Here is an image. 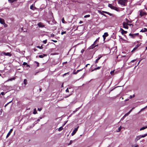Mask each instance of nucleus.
<instances>
[{
	"label": "nucleus",
	"mask_w": 147,
	"mask_h": 147,
	"mask_svg": "<svg viewBox=\"0 0 147 147\" xmlns=\"http://www.w3.org/2000/svg\"><path fill=\"white\" fill-rule=\"evenodd\" d=\"M118 3L123 6H125L127 4L128 0H117Z\"/></svg>",
	"instance_id": "nucleus-1"
},
{
	"label": "nucleus",
	"mask_w": 147,
	"mask_h": 147,
	"mask_svg": "<svg viewBox=\"0 0 147 147\" xmlns=\"http://www.w3.org/2000/svg\"><path fill=\"white\" fill-rule=\"evenodd\" d=\"M147 136V134H145L143 135H140L138 136H137L136 137L135 139V142H137L138 140H140L141 138H144L146 136Z\"/></svg>",
	"instance_id": "nucleus-2"
},
{
	"label": "nucleus",
	"mask_w": 147,
	"mask_h": 147,
	"mask_svg": "<svg viewBox=\"0 0 147 147\" xmlns=\"http://www.w3.org/2000/svg\"><path fill=\"white\" fill-rule=\"evenodd\" d=\"M139 34L138 33L131 34L130 33L129 34V35L131 36L132 38H134L136 36H138Z\"/></svg>",
	"instance_id": "nucleus-3"
},
{
	"label": "nucleus",
	"mask_w": 147,
	"mask_h": 147,
	"mask_svg": "<svg viewBox=\"0 0 147 147\" xmlns=\"http://www.w3.org/2000/svg\"><path fill=\"white\" fill-rule=\"evenodd\" d=\"M99 38L98 37V38H97L96 40L94 41V43L92 45L91 47H92V48H94L95 47H96V46H97L98 45L94 46V45L96 44V42L97 41H98L99 40Z\"/></svg>",
	"instance_id": "nucleus-4"
},
{
	"label": "nucleus",
	"mask_w": 147,
	"mask_h": 147,
	"mask_svg": "<svg viewBox=\"0 0 147 147\" xmlns=\"http://www.w3.org/2000/svg\"><path fill=\"white\" fill-rule=\"evenodd\" d=\"M129 24L125 22H123V27L126 29L128 28V25Z\"/></svg>",
	"instance_id": "nucleus-5"
},
{
	"label": "nucleus",
	"mask_w": 147,
	"mask_h": 147,
	"mask_svg": "<svg viewBox=\"0 0 147 147\" xmlns=\"http://www.w3.org/2000/svg\"><path fill=\"white\" fill-rule=\"evenodd\" d=\"M79 127V126H78L77 127L75 128V129L73 130L72 133L71 134L72 136H74L76 132L78 131V129Z\"/></svg>",
	"instance_id": "nucleus-6"
},
{
	"label": "nucleus",
	"mask_w": 147,
	"mask_h": 147,
	"mask_svg": "<svg viewBox=\"0 0 147 147\" xmlns=\"http://www.w3.org/2000/svg\"><path fill=\"white\" fill-rule=\"evenodd\" d=\"M1 54H3L5 55L9 56V57H11V54L9 52L6 53L4 52H2Z\"/></svg>",
	"instance_id": "nucleus-7"
},
{
	"label": "nucleus",
	"mask_w": 147,
	"mask_h": 147,
	"mask_svg": "<svg viewBox=\"0 0 147 147\" xmlns=\"http://www.w3.org/2000/svg\"><path fill=\"white\" fill-rule=\"evenodd\" d=\"M108 7L112 9L117 10L116 9V8L115 7L113 6L111 4H108Z\"/></svg>",
	"instance_id": "nucleus-8"
},
{
	"label": "nucleus",
	"mask_w": 147,
	"mask_h": 147,
	"mask_svg": "<svg viewBox=\"0 0 147 147\" xmlns=\"http://www.w3.org/2000/svg\"><path fill=\"white\" fill-rule=\"evenodd\" d=\"M37 25L39 27L43 28L45 27V26L41 22H39L38 24Z\"/></svg>",
	"instance_id": "nucleus-9"
},
{
	"label": "nucleus",
	"mask_w": 147,
	"mask_h": 147,
	"mask_svg": "<svg viewBox=\"0 0 147 147\" xmlns=\"http://www.w3.org/2000/svg\"><path fill=\"white\" fill-rule=\"evenodd\" d=\"M109 35L108 33L107 32L105 33L104 35H103L102 37L103 38L104 40H105L106 38V37Z\"/></svg>",
	"instance_id": "nucleus-10"
},
{
	"label": "nucleus",
	"mask_w": 147,
	"mask_h": 147,
	"mask_svg": "<svg viewBox=\"0 0 147 147\" xmlns=\"http://www.w3.org/2000/svg\"><path fill=\"white\" fill-rule=\"evenodd\" d=\"M146 15V12L140 11V15L141 16H145Z\"/></svg>",
	"instance_id": "nucleus-11"
},
{
	"label": "nucleus",
	"mask_w": 147,
	"mask_h": 147,
	"mask_svg": "<svg viewBox=\"0 0 147 147\" xmlns=\"http://www.w3.org/2000/svg\"><path fill=\"white\" fill-rule=\"evenodd\" d=\"M13 130V129H10V131L7 134L6 136V138H8L10 136V135L11 134V133L12 132Z\"/></svg>",
	"instance_id": "nucleus-12"
},
{
	"label": "nucleus",
	"mask_w": 147,
	"mask_h": 147,
	"mask_svg": "<svg viewBox=\"0 0 147 147\" xmlns=\"http://www.w3.org/2000/svg\"><path fill=\"white\" fill-rule=\"evenodd\" d=\"M102 12L103 13L108 14L110 16H113V14L110 13L109 12L104 11H102Z\"/></svg>",
	"instance_id": "nucleus-13"
},
{
	"label": "nucleus",
	"mask_w": 147,
	"mask_h": 147,
	"mask_svg": "<svg viewBox=\"0 0 147 147\" xmlns=\"http://www.w3.org/2000/svg\"><path fill=\"white\" fill-rule=\"evenodd\" d=\"M5 22V20L3 19L0 18V23L1 24H3Z\"/></svg>",
	"instance_id": "nucleus-14"
},
{
	"label": "nucleus",
	"mask_w": 147,
	"mask_h": 147,
	"mask_svg": "<svg viewBox=\"0 0 147 147\" xmlns=\"http://www.w3.org/2000/svg\"><path fill=\"white\" fill-rule=\"evenodd\" d=\"M147 32V29L145 28L142 29L140 31V32Z\"/></svg>",
	"instance_id": "nucleus-15"
},
{
	"label": "nucleus",
	"mask_w": 147,
	"mask_h": 147,
	"mask_svg": "<svg viewBox=\"0 0 147 147\" xmlns=\"http://www.w3.org/2000/svg\"><path fill=\"white\" fill-rule=\"evenodd\" d=\"M47 55L43 54L42 55H40L39 56V57L40 58H43L44 56H46Z\"/></svg>",
	"instance_id": "nucleus-16"
},
{
	"label": "nucleus",
	"mask_w": 147,
	"mask_h": 147,
	"mask_svg": "<svg viewBox=\"0 0 147 147\" xmlns=\"http://www.w3.org/2000/svg\"><path fill=\"white\" fill-rule=\"evenodd\" d=\"M15 77H13V78H10V79H9L6 82H8L9 81H12L13 80H15Z\"/></svg>",
	"instance_id": "nucleus-17"
},
{
	"label": "nucleus",
	"mask_w": 147,
	"mask_h": 147,
	"mask_svg": "<svg viewBox=\"0 0 147 147\" xmlns=\"http://www.w3.org/2000/svg\"><path fill=\"white\" fill-rule=\"evenodd\" d=\"M17 0H8V1L9 2L11 3Z\"/></svg>",
	"instance_id": "nucleus-18"
},
{
	"label": "nucleus",
	"mask_w": 147,
	"mask_h": 147,
	"mask_svg": "<svg viewBox=\"0 0 147 147\" xmlns=\"http://www.w3.org/2000/svg\"><path fill=\"white\" fill-rule=\"evenodd\" d=\"M146 128H147V126H146V127H142L140 129V130L141 131L142 130H143L145 129Z\"/></svg>",
	"instance_id": "nucleus-19"
},
{
	"label": "nucleus",
	"mask_w": 147,
	"mask_h": 147,
	"mask_svg": "<svg viewBox=\"0 0 147 147\" xmlns=\"http://www.w3.org/2000/svg\"><path fill=\"white\" fill-rule=\"evenodd\" d=\"M24 84L25 85H26L27 84V80L26 79H24Z\"/></svg>",
	"instance_id": "nucleus-20"
},
{
	"label": "nucleus",
	"mask_w": 147,
	"mask_h": 147,
	"mask_svg": "<svg viewBox=\"0 0 147 147\" xmlns=\"http://www.w3.org/2000/svg\"><path fill=\"white\" fill-rule=\"evenodd\" d=\"M37 112L36 111V109H35V108L34 109V111L33 112V113L34 114H37Z\"/></svg>",
	"instance_id": "nucleus-21"
},
{
	"label": "nucleus",
	"mask_w": 147,
	"mask_h": 147,
	"mask_svg": "<svg viewBox=\"0 0 147 147\" xmlns=\"http://www.w3.org/2000/svg\"><path fill=\"white\" fill-rule=\"evenodd\" d=\"M63 129V126L60 127L59 128H58V130L59 131H61Z\"/></svg>",
	"instance_id": "nucleus-22"
},
{
	"label": "nucleus",
	"mask_w": 147,
	"mask_h": 147,
	"mask_svg": "<svg viewBox=\"0 0 147 147\" xmlns=\"http://www.w3.org/2000/svg\"><path fill=\"white\" fill-rule=\"evenodd\" d=\"M127 33V31H125L123 30L122 32H121V34L122 35H123L124 34H126Z\"/></svg>",
	"instance_id": "nucleus-23"
},
{
	"label": "nucleus",
	"mask_w": 147,
	"mask_h": 147,
	"mask_svg": "<svg viewBox=\"0 0 147 147\" xmlns=\"http://www.w3.org/2000/svg\"><path fill=\"white\" fill-rule=\"evenodd\" d=\"M81 70H78L76 72H74L73 74H77L79 71H80Z\"/></svg>",
	"instance_id": "nucleus-24"
},
{
	"label": "nucleus",
	"mask_w": 147,
	"mask_h": 147,
	"mask_svg": "<svg viewBox=\"0 0 147 147\" xmlns=\"http://www.w3.org/2000/svg\"><path fill=\"white\" fill-rule=\"evenodd\" d=\"M100 67H98L96 68H95L94 70H92V71L95 70H96L97 69H100Z\"/></svg>",
	"instance_id": "nucleus-25"
},
{
	"label": "nucleus",
	"mask_w": 147,
	"mask_h": 147,
	"mask_svg": "<svg viewBox=\"0 0 147 147\" xmlns=\"http://www.w3.org/2000/svg\"><path fill=\"white\" fill-rule=\"evenodd\" d=\"M98 12L100 14H101L102 15H103V14H104V13H103L102 12V11H101L100 10H98Z\"/></svg>",
	"instance_id": "nucleus-26"
},
{
	"label": "nucleus",
	"mask_w": 147,
	"mask_h": 147,
	"mask_svg": "<svg viewBox=\"0 0 147 147\" xmlns=\"http://www.w3.org/2000/svg\"><path fill=\"white\" fill-rule=\"evenodd\" d=\"M62 22L63 23H65L66 22L65 21L64 18H62Z\"/></svg>",
	"instance_id": "nucleus-27"
},
{
	"label": "nucleus",
	"mask_w": 147,
	"mask_h": 147,
	"mask_svg": "<svg viewBox=\"0 0 147 147\" xmlns=\"http://www.w3.org/2000/svg\"><path fill=\"white\" fill-rule=\"evenodd\" d=\"M90 15L88 14V15H87L85 16H84V18H88V17H90Z\"/></svg>",
	"instance_id": "nucleus-28"
},
{
	"label": "nucleus",
	"mask_w": 147,
	"mask_h": 147,
	"mask_svg": "<svg viewBox=\"0 0 147 147\" xmlns=\"http://www.w3.org/2000/svg\"><path fill=\"white\" fill-rule=\"evenodd\" d=\"M126 20H127V23H131V22L129 20H127V19H126Z\"/></svg>",
	"instance_id": "nucleus-29"
},
{
	"label": "nucleus",
	"mask_w": 147,
	"mask_h": 147,
	"mask_svg": "<svg viewBox=\"0 0 147 147\" xmlns=\"http://www.w3.org/2000/svg\"><path fill=\"white\" fill-rule=\"evenodd\" d=\"M137 48L136 47L134 48L133 50L131 51V52H133L134 51H135L136 50Z\"/></svg>",
	"instance_id": "nucleus-30"
},
{
	"label": "nucleus",
	"mask_w": 147,
	"mask_h": 147,
	"mask_svg": "<svg viewBox=\"0 0 147 147\" xmlns=\"http://www.w3.org/2000/svg\"><path fill=\"white\" fill-rule=\"evenodd\" d=\"M30 8L31 9L34 10V7L33 5H31L30 7Z\"/></svg>",
	"instance_id": "nucleus-31"
},
{
	"label": "nucleus",
	"mask_w": 147,
	"mask_h": 147,
	"mask_svg": "<svg viewBox=\"0 0 147 147\" xmlns=\"http://www.w3.org/2000/svg\"><path fill=\"white\" fill-rule=\"evenodd\" d=\"M102 57V56L100 55H99L98 59L99 60Z\"/></svg>",
	"instance_id": "nucleus-32"
},
{
	"label": "nucleus",
	"mask_w": 147,
	"mask_h": 147,
	"mask_svg": "<svg viewBox=\"0 0 147 147\" xmlns=\"http://www.w3.org/2000/svg\"><path fill=\"white\" fill-rule=\"evenodd\" d=\"M114 70H113V71H111L110 74L112 75H113L114 74Z\"/></svg>",
	"instance_id": "nucleus-33"
},
{
	"label": "nucleus",
	"mask_w": 147,
	"mask_h": 147,
	"mask_svg": "<svg viewBox=\"0 0 147 147\" xmlns=\"http://www.w3.org/2000/svg\"><path fill=\"white\" fill-rule=\"evenodd\" d=\"M66 31H63V32H61V34L62 35H63V34H66Z\"/></svg>",
	"instance_id": "nucleus-34"
},
{
	"label": "nucleus",
	"mask_w": 147,
	"mask_h": 147,
	"mask_svg": "<svg viewBox=\"0 0 147 147\" xmlns=\"http://www.w3.org/2000/svg\"><path fill=\"white\" fill-rule=\"evenodd\" d=\"M37 47L40 49H42L43 48V47L42 46H41L40 47V46H37Z\"/></svg>",
	"instance_id": "nucleus-35"
},
{
	"label": "nucleus",
	"mask_w": 147,
	"mask_h": 147,
	"mask_svg": "<svg viewBox=\"0 0 147 147\" xmlns=\"http://www.w3.org/2000/svg\"><path fill=\"white\" fill-rule=\"evenodd\" d=\"M5 27H7V25L6 24L5 22L4 24H3Z\"/></svg>",
	"instance_id": "nucleus-36"
},
{
	"label": "nucleus",
	"mask_w": 147,
	"mask_h": 147,
	"mask_svg": "<svg viewBox=\"0 0 147 147\" xmlns=\"http://www.w3.org/2000/svg\"><path fill=\"white\" fill-rule=\"evenodd\" d=\"M35 62L37 64V67H39V63L35 61Z\"/></svg>",
	"instance_id": "nucleus-37"
},
{
	"label": "nucleus",
	"mask_w": 147,
	"mask_h": 147,
	"mask_svg": "<svg viewBox=\"0 0 147 147\" xmlns=\"http://www.w3.org/2000/svg\"><path fill=\"white\" fill-rule=\"evenodd\" d=\"M47 40H44L43 41V42L44 44H46L47 42Z\"/></svg>",
	"instance_id": "nucleus-38"
},
{
	"label": "nucleus",
	"mask_w": 147,
	"mask_h": 147,
	"mask_svg": "<svg viewBox=\"0 0 147 147\" xmlns=\"http://www.w3.org/2000/svg\"><path fill=\"white\" fill-rule=\"evenodd\" d=\"M27 64V63H26L25 62H24L23 63V65H26Z\"/></svg>",
	"instance_id": "nucleus-39"
},
{
	"label": "nucleus",
	"mask_w": 147,
	"mask_h": 147,
	"mask_svg": "<svg viewBox=\"0 0 147 147\" xmlns=\"http://www.w3.org/2000/svg\"><path fill=\"white\" fill-rule=\"evenodd\" d=\"M141 44H137L136 46V47L138 48V47H139L140 45H141Z\"/></svg>",
	"instance_id": "nucleus-40"
},
{
	"label": "nucleus",
	"mask_w": 147,
	"mask_h": 147,
	"mask_svg": "<svg viewBox=\"0 0 147 147\" xmlns=\"http://www.w3.org/2000/svg\"><path fill=\"white\" fill-rule=\"evenodd\" d=\"M99 60L98 59H96V61H95V63H98V61Z\"/></svg>",
	"instance_id": "nucleus-41"
},
{
	"label": "nucleus",
	"mask_w": 147,
	"mask_h": 147,
	"mask_svg": "<svg viewBox=\"0 0 147 147\" xmlns=\"http://www.w3.org/2000/svg\"><path fill=\"white\" fill-rule=\"evenodd\" d=\"M121 126L119 127V128H118V130H119L118 131H120L121 130Z\"/></svg>",
	"instance_id": "nucleus-42"
},
{
	"label": "nucleus",
	"mask_w": 147,
	"mask_h": 147,
	"mask_svg": "<svg viewBox=\"0 0 147 147\" xmlns=\"http://www.w3.org/2000/svg\"><path fill=\"white\" fill-rule=\"evenodd\" d=\"M12 101L11 100V101H10V102H8L7 104H6V105H5V107H6V106H7V105H8L9 103H10L11 102H12Z\"/></svg>",
	"instance_id": "nucleus-43"
},
{
	"label": "nucleus",
	"mask_w": 147,
	"mask_h": 147,
	"mask_svg": "<svg viewBox=\"0 0 147 147\" xmlns=\"http://www.w3.org/2000/svg\"><path fill=\"white\" fill-rule=\"evenodd\" d=\"M128 25L131 26L132 27H133V26H134L133 24H129Z\"/></svg>",
	"instance_id": "nucleus-44"
},
{
	"label": "nucleus",
	"mask_w": 147,
	"mask_h": 147,
	"mask_svg": "<svg viewBox=\"0 0 147 147\" xmlns=\"http://www.w3.org/2000/svg\"><path fill=\"white\" fill-rule=\"evenodd\" d=\"M5 93L4 92H2L1 93V94L2 95H3L5 94Z\"/></svg>",
	"instance_id": "nucleus-45"
},
{
	"label": "nucleus",
	"mask_w": 147,
	"mask_h": 147,
	"mask_svg": "<svg viewBox=\"0 0 147 147\" xmlns=\"http://www.w3.org/2000/svg\"><path fill=\"white\" fill-rule=\"evenodd\" d=\"M51 37H54L55 35L53 34H51Z\"/></svg>",
	"instance_id": "nucleus-46"
},
{
	"label": "nucleus",
	"mask_w": 147,
	"mask_h": 147,
	"mask_svg": "<svg viewBox=\"0 0 147 147\" xmlns=\"http://www.w3.org/2000/svg\"><path fill=\"white\" fill-rule=\"evenodd\" d=\"M21 30L22 31H23L24 32H25L26 31V30L24 31L23 28H21Z\"/></svg>",
	"instance_id": "nucleus-47"
},
{
	"label": "nucleus",
	"mask_w": 147,
	"mask_h": 147,
	"mask_svg": "<svg viewBox=\"0 0 147 147\" xmlns=\"http://www.w3.org/2000/svg\"><path fill=\"white\" fill-rule=\"evenodd\" d=\"M51 40L54 42H57V40Z\"/></svg>",
	"instance_id": "nucleus-48"
},
{
	"label": "nucleus",
	"mask_w": 147,
	"mask_h": 147,
	"mask_svg": "<svg viewBox=\"0 0 147 147\" xmlns=\"http://www.w3.org/2000/svg\"><path fill=\"white\" fill-rule=\"evenodd\" d=\"M65 91L66 92H69V90L68 88H67L66 90Z\"/></svg>",
	"instance_id": "nucleus-49"
},
{
	"label": "nucleus",
	"mask_w": 147,
	"mask_h": 147,
	"mask_svg": "<svg viewBox=\"0 0 147 147\" xmlns=\"http://www.w3.org/2000/svg\"><path fill=\"white\" fill-rule=\"evenodd\" d=\"M136 61V59L133 60L131 61V62L133 63V62H134V61Z\"/></svg>",
	"instance_id": "nucleus-50"
},
{
	"label": "nucleus",
	"mask_w": 147,
	"mask_h": 147,
	"mask_svg": "<svg viewBox=\"0 0 147 147\" xmlns=\"http://www.w3.org/2000/svg\"><path fill=\"white\" fill-rule=\"evenodd\" d=\"M38 110L39 111H40L42 110L41 108H38Z\"/></svg>",
	"instance_id": "nucleus-51"
},
{
	"label": "nucleus",
	"mask_w": 147,
	"mask_h": 147,
	"mask_svg": "<svg viewBox=\"0 0 147 147\" xmlns=\"http://www.w3.org/2000/svg\"><path fill=\"white\" fill-rule=\"evenodd\" d=\"M134 109V108H132L131 110H130L129 112L130 113L131 112V111L133 109Z\"/></svg>",
	"instance_id": "nucleus-52"
},
{
	"label": "nucleus",
	"mask_w": 147,
	"mask_h": 147,
	"mask_svg": "<svg viewBox=\"0 0 147 147\" xmlns=\"http://www.w3.org/2000/svg\"><path fill=\"white\" fill-rule=\"evenodd\" d=\"M129 113H129V112H128L127 113H126V114H125V115H126V116L127 115H128L129 114Z\"/></svg>",
	"instance_id": "nucleus-53"
},
{
	"label": "nucleus",
	"mask_w": 147,
	"mask_h": 147,
	"mask_svg": "<svg viewBox=\"0 0 147 147\" xmlns=\"http://www.w3.org/2000/svg\"><path fill=\"white\" fill-rule=\"evenodd\" d=\"M83 22L82 21H80L79 22V24H81L83 23Z\"/></svg>",
	"instance_id": "nucleus-54"
},
{
	"label": "nucleus",
	"mask_w": 147,
	"mask_h": 147,
	"mask_svg": "<svg viewBox=\"0 0 147 147\" xmlns=\"http://www.w3.org/2000/svg\"><path fill=\"white\" fill-rule=\"evenodd\" d=\"M120 30L121 31V32H122L124 30L122 28H120Z\"/></svg>",
	"instance_id": "nucleus-55"
},
{
	"label": "nucleus",
	"mask_w": 147,
	"mask_h": 147,
	"mask_svg": "<svg viewBox=\"0 0 147 147\" xmlns=\"http://www.w3.org/2000/svg\"><path fill=\"white\" fill-rule=\"evenodd\" d=\"M26 65V67H30V65H28V64Z\"/></svg>",
	"instance_id": "nucleus-56"
},
{
	"label": "nucleus",
	"mask_w": 147,
	"mask_h": 147,
	"mask_svg": "<svg viewBox=\"0 0 147 147\" xmlns=\"http://www.w3.org/2000/svg\"><path fill=\"white\" fill-rule=\"evenodd\" d=\"M88 65H90V64H86V67H87V66H88Z\"/></svg>",
	"instance_id": "nucleus-57"
},
{
	"label": "nucleus",
	"mask_w": 147,
	"mask_h": 147,
	"mask_svg": "<svg viewBox=\"0 0 147 147\" xmlns=\"http://www.w3.org/2000/svg\"><path fill=\"white\" fill-rule=\"evenodd\" d=\"M42 90V88H40L39 89V90H40V92H41Z\"/></svg>",
	"instance_id": "nucleus-58"
},
{
	"label": "nucleus",
	"mask_w": 147,
	"mask_h": 147,
	"mask_svg": "<svg viewBox=\"0 0 147 147\" xmlns=\"http://www.w3.org/2000/svg\"><path fill=\"white\" fill-rule=\"evenodd\" d=\"M141 60H140V61L138 62V63L137 65H139V63H140V61H141Z\"/></svg>",
	"instance_id": "nucleus-59"
},
{
	"label": "nucleus",
	"mask_w": 147,
	"mask_h": 147,
	"mask_svg": "<svg viewBox=\"0 0 147 147\" xmlns=\"http://www.w3.org/2000/svg\"><path fill=\"white\" fill-rule=\"evenodd\" d=\"M138 147V145H136V146H134V147Z\"/></svg>",
	"instance_id": "nucleus-60"
},
{
	"label": "nucleus",
	"mask_w": 147,
	"mask_h": 147,
	"mask_svg": "<svg viewBox=\"0 0 147 147\" xmlns=\"http://www.w3.org/2000/svg\"><path fill=\"white\" fill-rule=\"evenodd\" d=\"M63 87V84L61 85V87L62 88Z\"/></svg>",
	"instance_id": "nucleus-61"
},
{
	"label": "nucleus",
	"mask_w": 147,
	"mask_h": 147,
	"mask_svg": "<svg viewBox=\"0 0 147 147\" xmlns=\"http://www.w3.org/2000/svg\"><path fill=\"white\" fill-rule=\"evenodd\" d=\"M71 95V94H70L68 96H66L65 97V98H67V97H68L70 95Z\"/></svg>",
	"instance_id": "nucleus-62"
},
{
	"label": "nucleus",
	"mask_w": 147,
	"mask_h": 147,
	"mask_svg": "<svg viewBox=\"0 0 147 147\" xmlns=\"http://www.w3.org/2000/svg\"><path fill=\"white\" fill-rule=\"evenodd\" d=\"M103 16H105V17H107V16L105 14H103Z\"/></svg>",
	"instance_id": "nucleus-63"
},
{
	"label": "nucleus",
	"mask_w": 147,
	"mask_h": 147,
	"mask_svg": "<svg viewBox=\"0 0 147 147\" xmlns=\"http://www.w3.org/2000/svg\"><path fill=\"white\" fill-rule=\"evenodd\" d=\"M132 96H130L129 98H132Z\"/></svg>",
	"instance_id": "nucleus-64"
}]
</instances>
